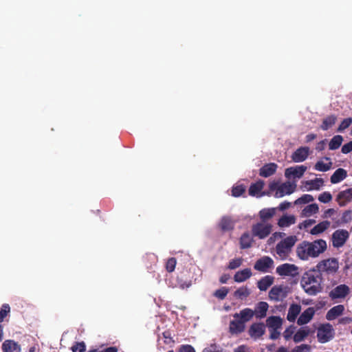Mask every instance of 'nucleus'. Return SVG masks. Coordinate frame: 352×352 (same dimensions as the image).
<instances>
[{"instance_id": "obj_1", "label": "nucleus", "mask_w": 352, "mask_h": 352, "mask_svg": "<svg viewBox=\"0 0 352 352\" xmlns=\"http://www.w3.org/2000/svg\"><path fill=\"white\" fill-rule=\"evenodd\" d=\"M327 249V243L323 239H318L313 242L303 241L297 245V256L302 261H307L309 258L318 257Z\"/></svg>"}, {"instance_id": "obj_2", "label": "nucleus", "mask_w": 352, "mask_h": 352, "mask_svg": "<svg viewBox=\"0 0 352 352\" xmlns=\"http://www.w3.org/2000/svg\"><path fill=\"white\" fill-rule=\"evenodd\" d=\"M322 277L315 267L305 272L300 280V285L306 294L315 296L322 290Z\"/></svg>"}, {"instance_id": "obj_3", "label": "nucleus", "mask_w": 352, "mask_h": 352, "mask_svg": "<svg viewBox=\"0 0 352 352\" xmlns=\"http://www.w3.org/2000/svg\"><path fill=\"white\" fill-rule=\"evenodd\" d=\"M298 239L295 235L289 236L278 242L275 248L276 253L281 259H286L292 252Z\"/></svg>"}, {"instance_id": "obj_4", "label": "nucleus", "mask_w": 352, "mask_h": 352, "mask_svg": "<svg viewBox=\"0 0 352 352\" xmlns=\"http://www.w3.org/2000/svg\"><path fill=\"white\" fill-rule=\"evenodd\" d=\"M315 268L320 272L321 276L323 273L327 274H334L339 268L338 261L336 258H330L320 261Z\"/></svg>"}, {"instance_id": "obj_5", "label": "nucleus", "mask_w": 352, "mask_h": 352, "mask_svg": "<svg viewBox=\"0 0 352 352\" xmlns=\"http://www.w3.org/2000/svg\"><path fill=\"white\" fill-rule=\"evenodd\" d=\"M296 188V184L290 182H285L280 185H277L276 183H272L270 185V189L272 191L276 190L275 197L280 198L283 197L286 195L292 194Z\"/></svg>"}, {"instance_id": "obj_6", "label": "nucleus", "mask_w": 352, "mask_h": 352, "mask_svg": "<svg viewBox=\"0 0 352 352\" xmlns=\"http://www.w3.org/2000/svg\"><path fill=\"white\" fill-rule=\"evenodd\" d=\"M335 332L329 323L321 324L317 330V338L319 342L326 343L334 338Z\"/></svg>"}, {"instance_id": "obj_7", "label": "nucleus", "mask_w": 352, "mask_h": 352, "mask_svg": "<svg viewBox=\"0 0 352 352\" xmlns=\"http://www.w3.org/2000/svg\"><path fill=\"white\" fill-rule=\"evenodd\" d=\"M272 230V224L258 222L252 225V234L253 236L258 237L259 239H263L270 235Z\"/></svg>"}, {"instance_id": "obj_8", "label": "nucleus", "mask_w": 352, "mask_h": 352, "mask_svg": "<svg viewBox=\"0 0 352 352\" xmlns=\"http://www.w3.org/2000/svg\"><path fill=\"white\" fill-rule=\"evenodd\" d=\"M276 273L280 276L295 277L298 275V267L294 264L284 263L276 267Z\"/></svg>"}, {"instance_id": "obj_9", "label": "nucleus", "mask_w": 352, "mask_h": 352, "mask_svg": "<svg viewBox=\"0 0 352 352\" xmlns=\"http://www.w3.org/2000/svg\"><path fill=\"white\" fill-rule=\"evenodd\" d=\"M274 261L272 258L267 256H265L258 259L254 265V268L261 272H267L269 269L273 267Z\"/></svg>"}, {"instance_id": "obj_10", "label": "nucleus", "mask_w": 352, "mask_h": 352, "mask_svg": "<svg viewBox=\"0 0 352 352\" xmlns=\"http://www.w3.org/2000/svg\"><path fill=\"white\" fill-rule=\"evenodd\" d=\"M349 236V234L346 230H338L332 234L333 245L336 248H340L344 245Z\"/></svg>"}, {"instance_id": "obj_11", "label": "nucleus", "mask_w": 352, "mask_h": 352, "mask_svg": "<svg viewBox=\"0 0 352 352\" xmlns=\"http://www.w3.org/2000/svg\"><path fill=\"white\" fill-rule=\"evenodd\" d=\"M265 333V326L262 322H256L251 324L249 328L248 333L250 336L257 340L262 337Z\"/></svg>"}, {"instance_id": "obj_12", "label": "nucleus", "mask_w": 352, "mask_h": 352, "mask_svg": "<svg viewBox=\"0 0 352 352\" xmlns=\"http://www.w3.org/2000/svg\"><path fill=\"white\" fill-rule=\"evenodd\" d=\"M307 166L304 165L287 168L285 169V176L287 178H291L292 177L300 178L307 170Z\"/></svg>"}, {"instance_id": "obj_13", "label": "nucleus", "mask_w": 352, "mask_h": 352, "mask_svg": "<svg viewBox=\"0 0 352 352\" xmlns=\"http://www.w3.org/2000/svg\"><path fill=\"white\" fill-rule=\"evenodd\" d=\"M309 148L307 146H301L297 148L292 155V160L294 162H304L309 156Z\"/></svg>"}, {"instance_id": "obj_14", "label": "nucleus", "mask_w": 352, "mask_h": 352, "mask_svg": "<svg viewBox=\"0 0 352 352\" xmlns=\"http://www.w3.org/2000/svg\"><path fill=\"white\" fill-rule=\"evenodd\" d=\"M350 292L349 287L346 285H340L329 292V296L332 299L342 298L346 297Z\"/></svg>"}, {"instance_id": "obj_15", "label": "nucleus", "mask_w": 352, "mask_h": 352, "mask_svg": "<svg viewBox=\"0 0 352 352\" xmlns=\"http://www.w3.org/2000/svg\"><path fill=\"white\" fill-rule=\"evenodd\" d=\"M245 329L244 324L239 318H234L230 322L229 332L232 335H238L243 333Z\"/></svg>"}, {"instance_id": "obj_16", "label": "nucleus", "mask_w": 352, "mask_h": 352, "mask_svg": "<svg viewBox=\"0 0 352 352\" xmlns=\"http://www.w3.org/2000/svg\"><path fill=\"white\" fill-rule=\"evenodd\" d=\"M352 200V188L340 191L336 197V201L340 206H344Z\"/></svg>"}, {"instance_id": "obj_17", "label": "nucleus", "mask_w": 352, "mask_h": 352, "mask_svg": "<svg viewBox=\"0 0 352 352\" xmlns=\"http://www.w3.org/2000/svg\"><path fill=\"white\" fill-rule=\"evenodd\" d=\"M255 312L250 308H245L233 315L234 318H239L244 324L252 320Z\"/></svg>"}, {"instance_id": "obj_18", "label": "nucleus", "mask_w": 352, "mask_h": 352, "mask_svg": "<svg viewBox=\"0 0 352 352\" xmlns=\"http://www.w3.org/2000/svg\"><path fill=\"white\" fill-rule=\"evenodd\" d=\"M265 183L262 180H258L253 183L249 188V195L253 197H262L265 195V192H261L264 187Z\"/></svg>"}, {"instance_id": "obj_19", "label": "nucleus", "mask_w": 352, "mask_h": 352, "mask_svg": "<svg viewBox=\"0 0 352 352\" xmlns=\"http://www.w3.org/2000/svg\"><path fill=\"white\" fill-rule=\"evenodd\" d=\"M314 314L315 309L314 307L307 308L300 315L297 321L298 324L299 325L307 324L313 318Z\"/></svg>"}, {"instance_id": "obj_20", "label": "nucleus", "mask_w": 352, "mask_h": 352, "mask_svg": "<svg viewBox=\"0 0 352 352\" xmlns=\"http://www.w3.org/2000/svg\"><path fill=\"white\" fill-rule=\"evenodd\" d=\"M286 295L281 286H274L269 292V298L270 300L276 302L282 300Z\"/></svg>"}, {"instance_id": "obj_21", "label": "nucleus", "mask_w": 352, "mask_h": 352, "mask_svg": "<svg viewBox=\"0 0 352 352\" xmlns=\"http://www.w3.org/2000/svg\"><path fill=\"white\" fill-rule=\"evenodd\" d=\"M269 305L266 302H259L255 306L254 310L253 311L255 312L254 316L257 319L264 318L267 316V312L268 310Z\"/></svg>"}, {"instance_id": "obj_22", "label": "nucleus", "mask_w": 352, "mask_h": 352, "mask_svg": "<svg viewBox=\"0 0 352 352\" xmlns=\"http://www.w3.org/2000/svg\"><path fill=\"white\" fill-rule=\"evenodd\" d=\"M277 167L275 163L266 164L260 168L259 175L263 177H270L276 173Z\"/></svg>"}, {"instance_id": "obj_23", "label": "nucleus", "mask_w": 352, "mask_h": 352, "mask_svg": "<svg viewBox=\"0 0 352 352\" xmlns=\"http://www.w3.org/2000/svg\"><path fill=\"white\" fill-rule=\"evenodd\" d=\"M3 352H21V346L12 340H6L2 344Z\"/></svg>"}, {"instance_id": "obj_24", "label": "nucleus", "mask_w": 352, "mask_h": 352, "mask_svg": "<svg viewBox=\"0 0 352 352\" xmlns=\"http://www.w3.org/2000/svg\"><path fill=\"white\" fill-rule=\"evenodd\" d=\"M253 242V236L248 232H245L239 239L240 248L242 250L248 249L252 247Z\"/></svg>"}, {"instance_id": "obj_25", "label": "nucleus", "mask_w": 352, "mask_h": 352, "mask_svg": "<svg viewBox=\"0 0 352 352\" xmlns=\"http://www.w3.org/2000/svg\"><path fill=\"white\" fill-rule=\"evenodd\" d=\"M344 310V307L342 305H338L333 307L327 311L326 314L327 320H333L336 319L343 314Z\"/></svg>"}, {"instance_id": "obj_26", "label": "nucleus", "mask_w": 352, "mask_h": 352, "mask_svg": "<svg viewBox=\"0 0 352 352\" xmlns=\"http://www.w3.org/2000/svg\"><path fill=\"white\" fill-rule=\"evenodd\" d=\"M252 271L250 268L238 271L234 276V280L236 283H242L252 276Z\"/></svg>"}, {"instance_id": "obj_27", "label": "nucleus", "mask_w": 352, "mask_h": 352, "mask_svg": "<svg viewBox=\"0 0 352 352\" xmlns=\"http://www.w3.org/2000/svg\"><path fill=\"white\" fill-rule=\"evenodd\" d=\"M301 311V306L298 304H292L289 308L287 319L289 322H294Z\"/></svg>"}, {"instance_id": "obj_28", "label": "nucleus", "mask_w": 352, "mask_h": 352, "mask_svg": "<svg viewBox=\"0 0 352 352\" xmlns=\"http://www.w3.org/2000/svg\"><path fill=\"white\" fill-rule=\"evenodd\" d=\"M347 177V172L344 168H338L330 178L332 184H338L344 180Z\"/></svg>"}, {"instance_id": "obj_29", "label": "nucleus", "mask_w": 352, "mask_h": 352, "mask_svg": "<svg viewBox=\"0 0 352 352\" xmlns=\"http://www.w3.org/2000/svg\"><path fill=\"white\" fill-rule=\"evenodd\" d=\"M274 283V277L270 275L265 276L257 283V287L261 291H266Z\"/></svg>"}, {"instance_id": "obj_30", "label": "nucleus", "mask_w": 352, "mask_h": 352, "mask_svg": "<svg viewBox=\"0 0 352 352\" xmlns=\"http://www.w3.org/2000/svg\"><path fill=\"white\" fill-rule=\"evenodd\" d=\"M296 223V217L294 215H283L278 221V225L280 228L289 227Z\"/></svg>"}, {"instance_id": "obj_31", "label": "nucleus", "mask_w": 352, "mask_h": 352, "mask_svg": "<svg viewBox=\"0 0 352 352\" xmlns=\"http://www.w3.org/2000/svg\"><path fill=\"white\" fill-rule=\"evenodd\" d=\"M309 333L308 327L300 328L293 337L294 342L296 343L302 342L309 336Z\"/></svg>"}, {"instance_id": "obj_32", "label": "nucleus", "mask_w": 352, "mask_h": 352, "mask_svg": "<svg viewBox=\"0 0 352 352\" xmlns=\"http://www.w3.org/2000/svg\"><path fill=\"white\" fill-rule=\"evenodd\" d=\"M337 116L335 115H330L324 118L320 125V129L322 131H327L329 128L332 127L336 122Z\"/></svg>"}, {"instance_id": "obj_33", "label": "nucleus", "mask_w": 352, "mask_h": 352, "mask_svg": "<svg viewBox=\"0 0 352 352\" xmlns=\"http://www.w3.org/2000/svg\"><path fill=\"white\" fill-rule=\"evenodd\" d=\"M234 222L230 217H223L219 223V227L223 231H229L233 230Z\"/></svg>"}, {"instance_id": "obj_34", "label": "nucleus", "mask_w": 352, "mask_h": 352, "mask_svg": "<svg viewBox=\"0 0 352 352\" xmlns=\"http://www.w3.org/2000/svg\"><path fill=\"white\" fill-rule=\"evenodd\" d=\"M331 223L329 221H323L315 226L310 231L313 235H317L324 232L330 226Z\"/></svg>"}, {"instance_id": "obj_35", "label": "nucleus", "mask_w": 352, "mask_h": 352, "mask_svg": "<svg viewBox=\"0 0 352 352\" xmlns=\"http://www.w3.org/2000/svg\"><path fill=\"white\" fill-rule=\"evenodd\" d=\"M275 213L276 208H264L259 212V217L262 222L265 223V221L272 219Z\"/></svg>"}, {"instance_id": "obj_36", "label": "nucleus", "mask_w": 352, "mask_h": 352, "mask_svg": "<svg viewBox=\"0 0 352 352\" xmlns=\"http://www.w3.org/2000/svg\"><path fill=\"white\" fill-rule=\"evenodd\" d=\"M267 326L271 329H279L282 325V319L278 316H270L267 320Z\"/></svg>"}, {"instance_id": "obj_37", "label": "nucleus", "mask_w": 352, "mask_h": 352, "mask_svg": "<svg viewBox=\"0 0 352 352\" xmlns=\"http://www.w3.org/2000/svg\"><path fill=\"white\" fill-rule=\"evenodd\" d=\"M250 293V290L248 287L243 286L234 292V296L237 299L243 300L248 297Z\"/></svg>"}, {"instance_id": "obj_38", "label": "nucleus", "mask_w": 352, "mask_h": 352, "mask_svg": "<svg viewBox=\"0 0 352 352\" xmlns=\"http://www.w3.org/2000/svg\"><path fill=\"white\" fill-rule=\"evenodd\" d=\"M319 211V208L318 204H311L307 206L302 212V214L305 217H310L314 214H316Z\"/></svg>"}, {"instance_id": "obj_39", "label": "nucleus", "mask_w": 352, "mask_h": 352, "mask_svg": "<svg viewBox=\"0 0 352 352\" xmlns=\"http://www.w3.org/2000/svg\"><path fill=\"white\" fill-rule=\"evenodd\" d=\"M343 138L340 135H335L329 142V148L330 150L338 149L342 144Z\"/></svg>"}, {"instance_id": "obj_40", "label": "nucleus", "mask_w": 352, "mask_h": 352, "mask_svg": "<svg viewBox=\"0 0 352 352\" xmlns=\"http://www.w3.org/2000/svg\"><path fill=\"white\" fill-rule=\"evenodd\" d=\"M324 181L321 178H316L312 180H309L306 182L307 185H310L311 187L309 190H319L320 186L323 184Z\"/></svg>"}, {"instance_id": "obj_41", "label": "nucleus", "mask_w": 352, "mask_h": 352, "mask_svg": "<svg viewBox=\"0 0 352 352\" xmlns=\"http://www.w3.org/2000/svg\"><path fill=\"white\" fill-rule=\"evenodd\" d=\"M314 197L311 195L305 194L297 199L294 202V205H300L308 204L314 201Z\"/></svg>"}, {"instance_id": "obj_42", "label": "nucleus", "mask_w": 352, "mask_h": 352, "mask_svg": "<svg viewBox=\"0 0 352 352\" xmlns=\"http://www.w3.org/2000/svg\"><path fill=\"white\" fill-rule=\"evenodd\" d=\"M229 292V289L226 287H222L221 288L217 289L213 295L214 297L219 298V300H223Z\"/></svg>"}, {"instance_id": "obj_43", "label": "nucleus", "mask_w": 352, "mask_h": 352, "mask_svg": "<svg viewBox=\"0 0 352 352\" xmlns=\"http://www.w3.org/2000/svg\"><path fill=\"white\" fill-rule=\"evenodd\" d=\"M331 165H332L331 162H329L328 164H324L322 161H318L315 164L314 168L316 170H317L318 171L326 172L331 168Z\"/></svg>"}, {"instance_id": "obj_44", "label": "nucleus", "mask_w": 352, "mask_h": 352, "mask_svg": "<svg viewBox=\"0 0 352 352\" xmlns=\"http://www.w3.org/2000/svg\"><path fill=\"white\" fill-rule=\"evenodd\" d=\"M245 191V188L243 185H238L233 186L232 189V195L238 197L242 195Z\"/></svg>"}, {"instance_id": "obj_45", "label": "nucleus", "mask_w": 352, "mask_h": 352, "mask_svg": "<svg viewBox=\"0 0 352 352\" xmlns=\"http://www.w3.org/2000/svg\"><path fill=\"white\" fill-rule=\"evenodd\" d=\"M10 312V307L8 304L2 305L0 309V322H3L4 318L8 315Z\"/></svg>"}, {"instance_id": "obj_46", "label": "nucleus", "mask_w": 352, "mask_h": 352, "mask_svg": "<svg viewBox=\"0 0 352 352\" xmlns=\"http://www.w3.org/2000/svg\"><path fill=\"white\" fill-rule=\"evenodd\" d=\"M352 124V118H347L344 119L340 124L339 125L337 131L338 132H342L345 129L349 127V126Z\"/></svg>"}, {"instance_id": "obj_47", "label": "nucleus", "mask_w": 352, "mask_h": 352, "mask_svg": "<svg viewBox=\"0 0 352 352\" xmlns=\"http://www.w3.org/2000/svg\"><path fill=\"white\" fill-rule=\"evenodd\" d=\"M177 264L176 258L171 257L168 258L166 263V269L167 272H172L175 270Z\"/></svg>"}, {"instance_id": "obj_48", "label": "nucleus", "mask_w": 352, "mask_h": 352, "mask_svg": "<svg viewBox=\"0 0 352 352\" xmlns=\"http://www.w3.org/2000/svg\"><path fill=\"white\" fill-rule=\"evenodd\" d=\"M86 350V345L84 342H76L72 346V352H85Z\"/></svg>"}, {"instance_id": "obj_49", "label": "nucleus", "mask_w": 352, "mask_h": 352, "mask_svg": "<svg viewBox=\"0 0 352 352\" xmlns=\"http://www.w3.org/2000/svg\"><path fill=\"white\" fill-rule=\"evenodd\" d=\"M291 352H311V346L309 344H302L295 346Z\"/></svg>"}, {"instance_id": "obj_50", "label": "nucleus", "mask_w": 352, "mask_h": 352, "mask_svg": "<svg viewBox=\"0 0 352 352\" xmlns=\"http://www.w3.org/2000/svg\"><path fill=\"white\" fill-rule=\"evenodd\" d=\"M332 196L329 192H324L318 197V200L322 203H329L331 201Z\"/></svg>"}, {"instance_id": "obj_51", "label": "nucleus", "mask_w": 352, "mask_h": 352, "mask_svg": "<svg viewBox=\"0 0 352 352\" xmlns=\"http://www.w3.org/2000/svg\"><path fill=\"white\" fill-rule=\"evenodd\" d=\"M241 264H242V258H235V259L231 260L229 262L228 267L230 270H234V269H236L237 267H240L241 265Z\"/></svg>"}, {"instance_id": "obj_52", "label": "nucleus", "mask_w": 352, "mask_h": 352, "mask_svg": "<svg viewBox=\"0 0 352 352\" xmlns=\"http://www.w3.org/2000/svg\"><path fill=\"white\" fill-rule=\"evenodd\" d=\"M163 338L164 339V342L165 344L168 345H173L174 344V340L171 337V333L169 331H165L162 333Z\"/></svg>"}, {"instance_id": "obj_53", "label": "nucleus", "mask_w": 352, "mask_h": 352, "mask_svg": "<svg viewBox=\"0 0 352 352\" xmlns=\"http://www.w3.org/2000/svg\"><path fill=\"white\" fill-rule=\"evenodd\" d=\"M342 221L343 223H348L352 219V212L351 210H345L342 215Z\"/></svg>"}, {"instance_id": "obj_54", "label": "nucleus", "mask_w": 352, "mask_h": 352, "mask_svg": "<svg viewBox=\"0 0 352 352\" xmlns=\"http://www.w3.org/2000/svg\"><path fill=\"white\" fill-rule=\"evenodd\" d=\"M316 223L314 219H307L299 224V228H307Z\"/></svg>"}, {"instance_id": "obj_55", "label": "nucleus", "mask_w": 352, "mask_h": 352, "mask_svg": "<svg viewBox=\"0 0 352 352\" xmlns=\"http://www.w3.org/2000/svg\"><path fill=\"white\" fill-rule=\"evenodd\" d=\"M178 285L181 289L188 288L191 285V281L183 280L182 278H178Z\"/></svg>"}, {"instance_id": "obj_56", "label": "nucleus", "mask_w": 352, "mask_h": 352, "mask_svg": "<svg viewBox=\"0 0 352 352\" xmlns=\"http://www.w3.org/2000/svg\"><path fill=\"white\" fill-rule=\"evenodd\" d=\"M342 153L347 154L352 151V141L344 144L342 147Z\"/></svg>"}, {"instance_id": "obj_57", "label": "nucleus", "mask_w": 352, "mask_h": 352, "mask_svg": "<svg viewBox=\"0 0 352 352\" xmlns=\"http://www.w3.org/2000/svg\"><path fill=\"white\" fill-rule=\"evenodd\" d=\"M179 352H195V350L191 345L187 344L182 346Z\"/></svg>"}, {"instance_id": "obj_58", "label": "nucleus", "mask_w": 352, "mask_h": 352, "mask_svg": "<svg viewBox=\"0 0 352 352\" xmlns=\"http://www.w3.org/2000/svg\"><path fill=\"white\" fill-rule=\"evenodd\" d=\"M292 204L289 201H283L278 206V208L280 211H284L291 206Z\"/></svg>"}, {"instance_id": "obj_59", "label": "nucleus", "mask_w": 352, "mask_h": 352, "mask_svg": "<svg viewBox=\"0 0 352 352\" xmlns=\"http://www.w3.org/2000/svg\"><path fill=\"white\" fill-rule=\"evenodd\" d=\"M270 338L272 340L277 339L280 336V332L276 329H271Z\"/></svg>"}, {"instance_id": "obj_60", "label": "nucleus", "mask_w": 352, "mask_h": 352, "mask_svg": "<svg viewBox=\"0 0 352 352\" xmlns=\"http://www.w3.org/2000/svg\"><path fill=\"white\" fill-rule=\"evenodd\" d=\"M234 352H250V350L248 346L242 344L235 348Z\"/></svg>"}, {"instance_id": "obj_61", "label": "nucleus", "mask_w": 352, "mask_h": 352, "mask_svg": "<svg viewBox=\"0 0 352 352\" xmlns=\"http://www.w3.org/2000/svg\"><path fill=\"white\" fill-rule=\"evenodd\" d=\"M293 333H294L293 330L290 329L289 328H287L283 332V336L286 340H288L292 338Z\"/></svg>"}, {"instance_id": "obj_62", "label": "nucleus", "mask_w": 352, "mask_h": 352, "mask_svg": "<svg viewBox=\"0 0 352 352\" xmlns=\"http://www.w3.org/2000/svg\"><path fill=\"white\" fill-rule=\"evenodd\" d=\"M325 144H326V140H321L320 142H319L317 144V145L316 146V149L318 151H323L325 148Z\"/></svg>"}, {"instance_id": "obj_63", "label": "nucleus", "mask_w": 352, "mask_h": 352, "mask_svg": "<svg viewBox=\"0 0 352 352\" xmlns=\"http://www.w3.org/2000/svg\"><path fill=\"white\" fill-rule=\"evenodd\" d=\"M207 352H223V349L217 347L216 344H212L207 350Z\"/></svg>"}, {"instance_id": "obj_64", "label": "nucleus", "mask_w": 352, "mask_h": 352, "mask_svg": "<svg viewBox=\"0 0 352 352\" xmlns=\"http://www.w3.org/2000/svg\"><path fill=\"white\" fill-rule=\"evenodd\" d=\"M230 278V276L229 274H224L220 277L219 281L221 283H226Z\"/></svg>"}]
</instances>
